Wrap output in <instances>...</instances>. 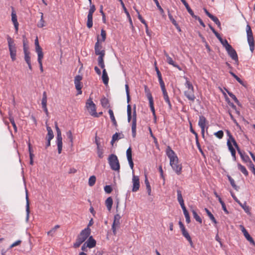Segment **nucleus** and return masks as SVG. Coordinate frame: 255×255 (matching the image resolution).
<instances>
[{"label": "nucleus", "instance_id": "obj_5", "mask_svg": "<svg viewBox=\"0 0 255 255\" xmlns=\"http://www.w3.org/2000/svg\"><path fill=\"white\" fill-rule=\"evenodd\" d=\"M230 138L232 139L233 144L237 148V151L243 161L245 163H249V164H251V163H253L249 156L245 152H242L241 150L234 137L233 136H230Z\"/></svg>", "mask_w": 255, "mask_h": 255}, {"label": "nucleus", "instance_id": "obj_16", "mask_svg": "<svg viewBox=\"0 0 255 255\" xmlns=\"http://www.w3.org/2000/svg\"><path fill=\"white\" fill-rule=\"evenodd\" d=\"M206 123V119L203 116L199 117V120L198 122V125L201 128V134L203 137L204 136L205 134V127Z\"/></svg>", "mask_w": 255, "mask_h": 255}, {"label": "nucleus", "instance_id": "obj_63", "mask_svg": "<svg viewBox=\"0 0 255 255\" xmlns=\"http://www.w3.org/2000/svg\"><path fill=\"white\" fill-rule=\"evenodd\" d=\"M146 96L149 101V103L153 102V99L151 93L150 92L146 94Z\"/></svg>", "mask_w": 255, "mask_h": 255}, {"label": "nucleus", "instance_id": "obj_20", "mask_svg": "<svg viewBox=\"0 0 255 255\" xmlns=\"http://www.w3.org/2000/svg\"><path fill=\"white\" fill-rule=\"evenodd\" d=\"M232 196L235 201L237 202L240 205V206L242 207L245 212L248 214H250V208L249 206L246 205V203L245 202L244 204H242L235 195L232 194Z\"/></svg>", "mask_w": 255, "mask_h": 255}, {"label": "nucleus", "instance_id": "obj_58", "mask_svg": "<svg viewBox=\"0 0 255 255\" xmlns=\"http://www.w3.org/2000/svg\"><path fill=\"white\" fill-rule=\"evenodd\" d=\"M190 131L192 133H193L195 136V139L196 140L197 139H198V134L193 129V128H192V124L191 123H190Z\"/></svg>", "mask_w": 255, "mask_h": 255}, {"label": "nucleus", "instance_id": "obj_62", "mask_svg": "<svg viewBox=\"0 0 255 255\" xmlns=\"http://www.w3.org/2000/svg\"><path fill=\"white\" fill-rule=\"evenodd\" d=\"M35 51L42 49L39 44L38 40L37 37L35 40Z\"/></svg>", "mask_w": 255, "mask_h": 255}, {"label": "nucleus", "instance_id": "obj_9", "mask_svg": "<svg viewBox=\"0 0 255 255\" xmlns=\"http://www.w3.org/2000/svg\"><path fill=\"white\" fill-rule=\"evenodd\" d=\"M57 136H56V143L57 145L58 152L60 154L62 150V137L61 135V132L60 129L56 130Z\"/></svg>", "mask_w": 255, "mask_h": 255}, {"label": "nucleus", "instance_id": "obj_47", "mask_svg": "<svg viewBox=\"0 0 255 255\" xmlns=\"http://www.w3.org/2000/svg\"><path fill=\"white\" fill-rule=\"evenodd\" d=\"M226 91H227L228 95H229V96L235 101V102L236 104L239 105V101L238 100V99L237 98V97H236V96L234 94H233L232 92H229L227 90H226Z\"/></svg>", "mask_w": 255, "mask_h": 255}, {"label": "nucleus", "instance_id": "obj_14", "mask_svg": "<svg viewBox=\"0 0 255 255\" xmlns=\"http://www.w3.org/2000/svg\"><path fill=\"white\" fill-rule=\"evenodd\" d=\"M121 218V216L118 214H116L114 216V220L112 227L113 232L114 235L116 234V228L119 227L120 225V220Z\"/></svg>", "mask_w": 255, "mask_h": 255}, {"label": "nucleus", "instance_id": "obj_26", "mask_svg": "<svg viewBox=\"0 0 255 255\" xmlns=\"http://www.w3.org/2000/svg\"><path fill=\"white\" fill-rule=\"evenodd\" d=\"M102 79L105 85H106L108 84L109 79L106 69H103Z\"/></svg>", "mask_w": 255, "mask_h": 255}, {"label": "nucleus", "instance_id": "obj_15", "mask_svg": "<svg viewBox=\"0 0 255 255\" xmlns=\"http://www.w3.org/2000/svg\"><path fill=\"white\" fill-rule=\"evenodd\" d=\"M240 228L244 234V236L246 238V239L250 242L251 244L255 246V243L253 239V238L250 235L247 230L245 229L244 226L242 225H240Z\"/></svg>", "mask_w": 255, "mask_h": 255}, {"label": "nucleus", "instance_id": "obj_2", "mask_svg": "<svg viewBox=\"0 0 255 255\" xmlns=\"http://www.w3.org/2000/svg\"><path fill=\"white\" fill-rule=\"evenodd\" d=\"M91 234V229L89 227H87L82 230L80 234L77 236L75 243L73 244L74 248H78L89 237Z\"/></svg>", "mask_w": 255, "mask_h": 255}, {"label": "nucleus", "instance_id": "obj_25", "mask_svg": "<svg viewBox=\"0 0 255 255\" xmlns=\"http://www.w3.org/2000/svg\"><path fill=\"white\" fill-rule=\"evenodd\" d=\"M177 200L181 206V207L185 206L184 200L182 195V192L180 190H177Z\"/></svg>", "mask_w": 255, "mask_h": 255}, {"label": "nucleus", "instance_id": "obj_55", "mask_svg": "<svg viewBox=\"0 0 255 255\" xmlns=\"http://www.w3.org/2000/svg\"><path fill=\"white\" fill-rule=\"evenodd\" d=\"M220 42L225 48V49L226 48V47H229V46L230 45V44H229V43H228V41L226 39H223V38H222L221 40H220Z\"/></svg>", "mask_w": 255, "mask_h": 255}, {"label": "nucleus", "instance_id": "obj_56", "mask_svg": "<svg viewBox=\"0 0 255 255\" xmlns=\"http://www.w3.org/2000/svg\"><path fill=\"white\" fill-rule=\"evenodd\" d=\"M214 134L218 138L221 139L223 137L224 132H223V131L222 130H219L218 131L215 132Z\"/></svg>", "mask_w": 255, "mask_h": 255}, {"label": "nucleus", "instance_id": "obj_31", "mask_svg": "<svg viewBox=\"0 0 255 255\" xmlns=\"http://www.w3.org/2000/svg\"><path fill=\"white\" fill-rule=\"evenodd\" d=\"M24 60L27 64H29L31 63L30 57V53L28 51L27 48H24Z\"/></svg>", "mask_w": 255, "mask_h": 255}, {"label": "nucleus", "instance_id": "obj_57", "mask_svg": "<svg viewBox=\"0 0 255 255\" xmlns=\"http://www.w3.org/2000/svg\"><path fill=\"white\" fill-rule=\"evenodd\" d=\"M101 35L102 36V39L101 41L102 42H104L106 38V32L103 29L101 30Z\"/></svg>", "mask_w": 255, "mask_h": 255}, {"label": "nucleus", "instance_id": "obj_35", "mask_svg": "<svg viewBox=\"0 0 255 255\" xmlns=\"http://www.w3.org/2000/svg\"><path fill=\"white\" fill-rule=\"evenodd\" d=\"M109 114L110 119L111 120V121L113 123V125L115 127H117V123L116 119L115 118V116H114V113H113V111L111 109H110L109 110Z\"/></svg>", "mask_w": 255, "mask_h": 255}, {"label": "nucleus", "instance_id": "obj_29", "mask_svg": "<svg viewBox=\"0 0 255 255\" xmlns=\"http://www.w3.org/2000/svg\"><path fill=\"white\" fill-rule=\"evenodd\" d=\"M87 26L89 28L93 26V14H88Z\"/></svg>", "mask_w": 255, "mask_h": 255}, {"label": "nucleus", "instance_id": "obj_32", "mask_svg": "<svg viewBox=\"0 0 255 255\" xmlns=\"http://www.w3.org/2000/svg\"><path fill=\"white\" fill-rule=\"evenodd\" d=\"M182 235L187 239V240L189 242L190 245L192 246L193 242L191 239V237L190 236L189 233L186 231V230H184L182 232Z\"/></svg>", "mask_w": 255, "mask_h": 255}, {"label": "nucleus", "instance_id": "obj_61", "mask_svg": "<svg viewBox=\"0 0 255 255\" xmlns=\"http://www.w3.org/2000/svg\"><path fill=\"white\" fill-rule=\"evenodd\" d=\"M181 208L183 211V214L185 216V218H187V217H190L188 211L187 210V209L185 207V206L182 207Z\"/></svg>", "mask_w": 255, "mask_h": 255}, {"label": "nucleus", "instance_id": "obj_6", "mask_svg": "<svg viewBox=\"0 0 255 255\" xmlns=\"http://www.w3.org/2000/svg\"><path fill=\"white\" fill-rule=\"evenodd\" d=\"M246 31L250 49L252 52H253L255 49V40L251 26L249 24L247 25Z\"/></svg>", "mask_w": 255, "mask_h": 255}, {"label": "nucleus", "instance_id": "obj_10", "mask_svg": "<svg viewBox=\"0 0 255 255\" xmlns=\"http://www.w3.org/2000/svg\"><path fill=\"white\" fill-rule=\"evenodd\" d=\"M226 51L230 57L236 62H238V56L236 50L230 45L229 47H226Z\"/></svg>", "mask_w": 255, "mask_h": 255}, {"label": "nucleus", "instance_id": "obj_3", "mask_svg": "<svg viewBox=\"0 0 255 255\" xmlns=\"http://www.w3.org/2000/svg\"><path fill=\"white\" fill-rule=\"evenodd\" d=\"M108 162L111 168L114 171L119 172L120 169V164L119 159L116 155L111 154L108 158Z\"/></svg>", "mask_w": 255, "mask_h": 255}, {"label": "nucleus", "instance_id": "obj_8", "mask_svg": "<svg viewBox=\"0 0 255 255\" xmlns=\"http://www.w3.org/2000/svg\"><path fill=\"white\" fill-rule=\"evenodd\" d=\"M95 54L97 55L100 56H105V51L103 49L102 45L100 42V39L99 38V37H98L97 38V41L95 43Z\"/></svg>", "mask_w": 255, "mask_h": 255}, {"label": "nucleus", "instance_id": "obj_53", "mask_svg": "<svg viewBox=\"0 0 255 255\" xmlns=\"http://www.w3.org/2000/svg\"><path fill=\"white\" fill-rule=\"evenodd\" d=\"M196 145L197 146V148H198V150H199L200 152L201 153L202 156L205 157V153L203 152V150L202 149V148H201V145L200 144V143L199 142L198 139H197L196 140Z\"/></svg>", "mask_w": 255, "mask_h": 255}, {"label": "nucleus", "instance_id": "obj_13", "mask_svg": "<svg viewBox=\"0 0 255 255\" xmlns=\"http://www.w3.org/2000/svg\"><path fill=\"white\" fill-rule=\"evenodd\" d=\"M132 192H136L137 190H138L140 186L139 177L138 176H136L133 174L132 178Z\"/></svg>", "mask_w": 255, "mask_h": 255}, {"label": "nucleus", "instance_id": "obj_54", "mask_svg": "<svg viewBox=\"0 0 255 255\" xmlns=\"http://www.w3.org/2000/svg\"><path fill=\"white\" fill-rule=\"evenodd\" d=\"M125 88H126V95H127V102L129 103L130 99V96H129V87H128V84H126Z\"/></svg>", "mask_w": 255, "mask_h": 255}, {"label": "nucleus", "instance_id": "obj_51", "mask_svg": "<svg viewBox=\"0 0 255 255\" xmlns=\"http://www.w3.org/2000/svg\"><path fill=\"white\" fill-rule=\"evenodd\" d=\"M228 179L232 186L236 190H238V187L236 185L234 180L231 177L228 176Z\"/></svg>", "mask_w": 255, "mask_h": 255}, {"label": "nucleus", "instance_id": "obj_39", "mask_svg": "<svg viewBox=\"0 0 255 255\" xmlns=\"http://www.w3.org/2000/svg\"><path fill=\"white\" fill-rule=\"evenodd\" d=\"M205 211L206 212L208 216H209L210 220L215 224H217L216 220L215 219L213 215L211 213V212L207 208H205Z\"/></svg>", "mask_w": 255, "mask_h": 255}, {"label": "nucleus", "instance_id": "obj_22", "mask_svg": "<svg viewBox=\"0 0 255 255\" xmlns=\"http://www.w3.org/2000/svg\"><path fill=\"white\" fill-rule=\"evenodd\" d=\"M85 244H86V246L91 249L96 246V241L92 236H90L88 238V240L85 242Z\"/></svg>", "mask_w": 255, "mask_h": 255}, {"label": "nucleus", "instance_id": "obj_60", "mask_svg": "<svg viewBox=\"0 0 255 255\" xmlns=\"http://www.w3.org/2000/svg\"><path fill=\"white\" fill-rule=\"evenodd\" d=\"M104 190L107 193H111L112 191V188L110 185H106L104 187Z\"/></svg>", "mask_w": 255, "mask_h": 255}, {"label": "nucleus", "instance_id": "obj_38", "mask_svg": "<svg viewBox=\"0 0 255 255\" xmlns=\"http://www.w3.org/2000/svg\"><path fill=\"white\" fill-rule=\"evenodd\" d=\"M46 128L48 132L46 138L52 139L54 137L53 130H52L51 128L49 126H47Z\"/></svg>", "mask_w": 255, "mask_h": 255}, {"label": "nucleus", "instance_id": "obj_12", "mask_svg": "<svg viewBox=\"0 0 255 255\" xmlns=\"http://www.w3.org/2000/svg\"><path fill=\"white\" fill-rule=\"evenodd\" d=\"M11 21L14 25L15 32L17 33L18 30V22L17 21V15L13 7H11Z\"/></svg>", "mask_w": 255, "mask_h": 255}, {"label": "nucleus", "instance_id": "obj_49", "mask_svg": "<svg viewBox=\"0 0 255 255\" xmlns=\"http://www.w3.org/2000/svg\"><path fill=\"white\" fill-rule=\"evenodd\" d=\"M210 18L218 25L219 27H221V22L217 17L212 15L210 16Z\"/></svg>", "mask_w": 255, "mask_h": 255}, {"label": "nucleus", "instance_id": "obj_43", "mask_svg": "<svg viewBox=\"0 0 255 255\" xmlns=\"http://www.w3.org/2000/svg\"><path fill=\"white\" fill-rule=\"evenodd\" d=\"M192 212L194 218L196 220V221L201 224L202 222V219L200 218V217L198 215L197 212L194 210H193Z\"/></svg>", "mask_w": 255, "mask_h": 255}, {"label": "nucleus", "instance_id": "obj_41", "mask_svg": "<svg viewBox=\"0 0 255 255\" xmlns=\"http://www.w3.org/2000/svg\"><path fill=\"white\" fill-rule=\"evenodd\" d=\"M96 181V177L95 175H92L90 177L88 181V184L90 187L93 186Z\"/></svg>", "mask_w": 255, "mask_h": 255}, {"label": "nucleus", "instance_id": "obj_18", "mask_svg": "<svg viewBox=\"0 0 255 255\" xmlns=\"http://www.w3.org/2000/svg\"><path fill=\"white\" fill-rule=\"evenodd\" d=\"M164 55L166 58L167 62L170 64L172 65L173 67L177 68L179 70L181 71L182 69L178 65H177L172 59L171 57L169 56L168 54L164 51Z\"/></svg>", "mask_w": 255, "mask_h": 255}, {"label": "nucleus", "instance_id": "obj_52", "mask_svg": "<svg viewBox=\"0 0 255 255\" xmlns=\"http://www.w3.org/2000/svg\"><path fill=\"white\" fill-rule=\"evenodd\" d=\"M168 17L170 19V21L172 22V24L175 25L177 28H179V30H180L178 24L177 23L176 20L173 18V16L171 14H168Z\"/></svg>", "mask_w": 255, "mask_h": 255}, {"label": "nucleus", "instance_id": "obj_27", "mask_svg": "<svg viewBox=\"0 0 255 255\" xmlns=\"http://www.w3.org/2000/svg\"><path fill=\"white\" fill-rule=\"evenodd\" d=\"M123 137H124L123 134L118 133L116 132L114 134H113L111 143L112 144H113V143L114 142H115L116 141L118 140V139L122 138Z\"/></svg>", "mask_w": 255, "mask_h": 255}, {"label": "nucleus", "instance_id": "obj_24", "mask_svg": "<svg viewBox=\"0 0 255 255\" xmlns=\"http://www.w3.org/2000/svg\"><path fill=\"white\" fill-rule=\"evenodd\" d=\"M227 133L228 136H229V138L228 139L227 143V146H228L229 150L230 151V152L233 151L235 150V149H234V148L233 146V145H232L233 142L232 141V139L230 138V136H232V135L231 134L230 131H229L228 130H227Z\"/></svg>", "mask_w": 255, "mask_h": 255}, {"label": "nucleus", "instance_id": "obj_28", "mask_svg": "<svg viewBox=\"0 0 255 255\" xmlns=\"http://www.w3.org/2000/svg\"><path fill=\"white\" fill-rule=\"evenodd\" d=\"M113 203V201L111 197H109L106 199L105 201V204L109 211H110L111 210Z\"/></svg>", "mask_w": 255, "mask_h": 255}, {"label": "nucleus", "instance_id": "obj_23", "mask_svg": "<svg viewBox=\"0 0 255 255\" xmlns=\"http://www.w3.org/2000/svg\"><path fill=\"white\" fill-rule=\"evenodd\" d=\"M162 90V92L163 93V98H164L165 101L167 103L169 110H171L172 109V105L170 101L169 98L168 96V94L166 91V88L164 89L163 90Z\"/></svg>", "mask_w": 255, "mask_h": 255}, {"label": "nucleus", "instance_id": "obj_21", "mask_svg": "<svg viewBox=\"0 0 255 255\" xmlns=\"http://www.w3.org/2000/svg\"><path fill=\"white\" fill-rule=\"evenodd\" d=\"M185 96L190 101L194 102L195 100V96L194 95V90H187L184 91Z\"/></svg>", "mask_w": 255, "mask_h": 255}, {"label": "nucleus", "instance_id": "obj_36", "mask_svg": "<svg viewBox=\"0 0 255 255\" xmlns=\"http://www.w3.org/2000/svg\"><path fill=\"white\" fill-rule=\"evenodd\" d=\"M26 219L27 221H28L29 219V217L30 210H29V203L28 198V196H27V194L26 195Z\"/></svg>", "mask_w": 255, "mask_h": 255}, {"label": "nucleus", "instance_id": "obj_40", "mask_svg": "<svg viewBox=\"0 0 255 255\" xmlns=\"http://www.w3.org/2000/svg\"><path fill=\"white\" fill-rule=\"evenodd\" d=\"M127 115H128V123L131 120V108L130 105L128 104L127 106Z\"/></svg>", "mask_w": 255, "mask_h": 255}, {"label": "nucleus", "instance_id": "obj_30", "mask_svg": "<svg viewBox=\"0 0 255 255\" xmlns=\"http://www.w3.org/2000/svg\"><path fill=\"white\" fill-rule=\"evenodd\" d=\"M238 169L242 172L246 176H248L249 172L246 167L240 163H238Z\"/></svg>", "mask_w": 255, "mask_h": 255}, {"label": "nucleus", "instance_id": "obj_42", "mask_svg": "<svg viewBox=\"0 0 255 255\" xmlns=\"http://www.w3.org/2000/svg\"><path fill=\"white\" fill-rule=\"evenodd\" d=\"M36 52H37V55H38V58H37L38 62L40 63L41 62H42V59L43 58V53L42 52V50L41 49H39L38 50H36Z\"/></svg>", "mask_w": 255, "mask_h": 255}, {"label": "nucleus", "instance_id": "obj_59", "mask_svg": "<svg viewBox=\"0 0 255 255\" xmlns=\"http://www.w3.org/2000/svg\"><path fill=\"white\" fill-rule=\"evenodd\" d=\"M149 107L151 111V112L152 113L153 116H155V111L154 107V102L149 103Z\"/></svg>", "mask_w": 255, "mask_h": 255}, {"label": "nucleus", "instance_id": "obj_7", "mask_svg": "<svg viewBox=\"0 0 255 255\" xmlns=\"http://www.w3.org/2000/svg\"><path fill=\"white\" fill-rule=\"evenodd\" d=\"M86 107L90 114L94 117H99V114L96 112V105L93 102L92 99L89 98L86 103Z\"/></svg>", "mask_w": 255, "mask_h": 255}, {"label": "nucleus", "instance_id": "obj_1", "mask_svg": "<svg viewBox=\"0 0 255 255\" xmlns=\"http://www.w3.org/2000/svg\"><path fill=\"white\" fill-rule=\"evenodd\" d=\"M166 154L170 159V165L173 170L178 175L180 174L182 171V166L179 163L178 158L175 152L169 146L166 148Z\"/></svg>", "mask_w": 255, "mask_h": 255}, {"label": "nucleus", "instance_id": "obj_19", "mask_svg": "<svg viewBox=\"0 0 255 255\" xmlns=\"http://www.w3.org/2000/svg\"><path fill=\"white\" fill-rule=\"evenodd\" d=\"M126 154L129 166L131 169H133L134 164L132 159V150L130 147H129L127 150Z\"/></svg>", "mask_w": 255, "mask_h": 255}, {"label": "nucleus", "instance_id": "obj_64", "mask_svg": "<svg viewBox=\"0 0 255 255\" xmlns=\"http://www.w3.org/2000/svg\"><path fill=\"white\" fill-rule=\"evenodd\" d=\"M95 10H96L95 6L94 4L90 5V8L88 13L93 14V13L95 12Z\"/></svg>", "mask_w": 255, "mask_h": 255}, {"label": "nucleus", "instance_id": "obj_33", "mask_svg": "<svg viewBox=\"0 0 255 255\" xmlns=\"http://www.w3.org/2000/svg\"><path fill=\"white\" fill-rule=\"evenodd\" d=\"M96 144L97 145V152L98 156V157L100 158H102L104 157V155H103V150L102 148H101L100 147V143L97 140H96Z\"/></svg>", "mask_w": 255, "mask_h": 255}, {"label": "nucleus", "instance_id": "obj_50", "mask_svg": "<svg viewBox=\"0 0 255 255\" xmlns=\"http://www.w3.org/2000/svg\"><path fill=\"white\" fill-rule=\"evenodd\" d=\"M66 135L68 138L70 140V142L71 143V145L72 146L73 144V137L71 131L69 130L66 132Z\"/></svg>", "mask_w": 255, "mask_h": 255}, {"label": "nucleus", "instance_id": "obj_37", "mask_svg": "<svg viewBox=\"0 0 255 255\" xmlns=\"http://www.w3.org/2000/svg\"><path fill=\"white\" fill-rule=\"evenodd\" d=\"M184 78L185 79L186 82L185 83V86L186 88L188 89V90H194L193 86L192 85V83L189 81L188 78L186 77H184Z\"/></svg>", "mask_w": 255, "mask_h": 255}, {"label": "nucleus", "instance_id": "obj_45", "mask_svg": "<svg viewBox=\"0 0 255 255\" xmlns=\"http://www.w3.org/2000/svg\"><path fill=\"white\" fill-rule=\"evenodd\" d=\"M41 16H40V19L38 23H37V26L38 27H43L45 26L44 24V20L43 19V14L42 12H41Z\"/></svg>", "mask_w": 255, "mask_h": 255}, {"label": "nucleus", "instance_id": "obj_34", "mask_svg": "<svg viewBox=\"0 0 255 255\" xmlns=\"http://www.w3.org/2000/svg\"><path fill=\"white\" fill-rule=\"evenodd\" d=\"M105 56H100L98 58V62L99 66L102 69H105V65L104 61V57Z\"/></svg>", "mask_w": 255, "mask_h": 255}, {"label": "nucleus", "instance_id": "obj_17", "mask_svg": "<svg viewBox=\"0 0 255 255\" xmlns=\"http://www.w3.org/2000/svg\"><path fill=\"white\" fill-rule=\"evenodd\" d=\"M42 108L46 115L48 116V111L47 108V95L45 91L43 92L42 94V99L41 101Z\"/></svg>", "mask_w": 255, "mask_h": 255}, {"label": "nucleus", "instance_id": "obj_4", "mask_svg": "<svg viewBox=\"0 0 255 255\" xmlns=\"http://www.w3.org/2000/svg\"><path fill=\"white\" fill-rule=\"evenodd\" d=\"M6 39L8 43V49L10 53V56L12 61L16 59V48L13 40L9 36L7 35Z\"/></svg>", "mask_w": 255, "mask_h": 255}, {"label": "nucleus", "instance_id": "obj_44", "mask_svg": "<svg viewBox=\"0 0 255 255\" xmlns=\"http://www.w3.org/2000/svg\"><path fill=\"white\" fill-rule=\"evenodd\" d=\"M59 228V225H57L55 226L54 228H53L51 230H50L49 231L47 232L48 235L53 236L56 232V230Z\"/></svg>", "mask_w": 255, "mask_h": 255}, {"label": "nucleus", "instance_id": "obj_11", "mask_svg": "<svg viewBox=\"0 0 255 255\" xmlns=\"http://www.w3.org/2000/svg\"><path fill=\"white\" fill-rule=\"evenodd\" d=\"M82 79V77L80 75H77L75 77L74 79V84L75 86V88L76 90L78 91V94H82L81 89L82 88V85L81 83V81Z\"/></svg>", "mask_w": 255, "mask_h": 255}, {"label": "nucleus", "instance_id": "obj_48", "mask_svg": "<svg viewBox=\"0 0 255 255\" xmlns=\"http://www.w3.org/2000/svg\"><path fill=\"white\" fill-rule=\"evenodd\" d=\"M145 184L146 185V189L147 190L148 194L149 195H150V193H151V187H150L149 182L146 177H145Z\"/></svg>", "mask_w": 255, "mask_h": 255}, {"label": "nucleus", "instance_id": "obj_46", "mask_svg": "<svg viewBox=\"0 0 255 255\" xmlns=\"http://www.w3.org/2000/svg\"><path fill=\"white\" fill-rule=\"evenodd\" d=\"M101 103L104 108H107L109 106L108 100L106 98H103L101 100Z\"/></svg>", "mask_w": 255, "mask_h": 255}]
</instances>
